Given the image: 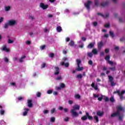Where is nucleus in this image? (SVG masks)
Listing matches in <instances>:
<instances>
[{
  "mask_svg": "<svg viewBox=\"0 0 125 125\" xmlns=\"http://www.w3.org/2000/svg\"><path fill=\"white\" fill-rule=\"evenodd\" d=\"M94 97L95 98L99 97V95L98 94L96 95L95 94H94Z\"/></svg>",
  "mask_w": 125,
  "mask_h": 125,
  "instance_id": "nucleus-62",
  "label": "nucleus"
},
{
  "mask_svg": "<svg viewBox=\"0 0 125 125\" xmlns=\"http://www.w3.org/2000/svg\"><path fill=\"white\" fill-rule=\"evenodd\" d=\"M62 79V77L59 76L57 78H56V81H59L60 80H61Z\"/></svg>",
  "mask_w": 125,
  "mask_h": 125,
  "instance_id": "nucleus-54",
  "label": "nucleus"
},
{
  "mask_svg": "<svg viewBox=\"0 0 125 125\" xmlns=\"http://www.w3.org/2000/svg\"><path fill=\"white\" fill-rule=\"evenodd\" d=\"M61 87L62 88H64V87H65V84L63 83H61Z\"/></svg>",
  "mask_w": 125,
  "mask_h": 125,
  "instance_id": "nucleus-43",
  "label": "nucleus"
},
{
  "mask_svg": "<svg viewBox=\"0 0 125 125\" xmlns=\"http://www.w3.org/2000/svg\"><path fill=\"white\" fill-rule=\"evenodd\" d=\"M37 96L38 97H41V95H42V93L41 92H38L36 94Z\"/></svg>",
  "mask_w": 125,
  "mask_h": 125,
  "instance_id": "nucleus-44",
  "label": "nucleus"
},
{
  "mask_svg": "<svg viewBox=\"0 0 125 125\" xmlns=\"http://www.w3.org/2000/svg\"><path fill=\"white\" fill-rule=\"evenodd\" d=\"M9 61L7 58L6 57L4 58V62H6V63H8Z\"/></svg>",
  "mask_w": 125,
  "mask_h": 125,
  "instance_id": "nucleus-51",
  "label": "nucleus"
},
{
  "mask_svg": "<svg viewBox=\"0 0 125 125\" xmlns=\"http://www.w3.org/2000/svg\"><path fill=\"white\" fill-rule=\"evenodd\" d=\"M70 112L71 113V116L73 118H76V117L79 115V113L76 112L75 109H71Z\"/></svg>",
  "mask_w": 125,
  "mask_h": 125,
  "instance_id": "nucleus-3",
  "label": "nucleus"
},
{
  "mask_svg": "<svg viewBox=\"0 0 125 125\" xmlns=\"http://www.w3.org/2000/svg\"><path fill=\"white\" fill-rule=\"evenodd\" d=\"M85 72H83V74L82 75V74H79V79H83V77H85Z\"/></svg>",
  "mask_w": 125,
  "mask_h": 125,
  "instance_id": "nucleus-16",
  "label": "nucleus"
},
{
  "mask_svg": "<svg viewBox=\"0 0 125 125\" xmlns=\"http://www.w3.org/2000/svg\"><path fill=\"white\" fill-rule=\"evenodd\" d=\"M4 113H5V111L3 109H1L0 110V114H1V115H4Z\"/></svg>",
  "mask_w": 125,
  "mask_h": 125,
  "instance_id": "nucleus-34",
  "label": "nucleus"
},
{
  "mask_svg": "<svg viewBox=\"0 0 125 125\" xmlns=\"http://www.w3.org/2000/svg\"><path fill=\"white\" fill-rule=\"evenodd\" d=\"M72 110H74V111H76V110H79V105H75L73 106V109Z\"/></svg>",
  "mask_w": 125,
  "mask_h": 125,
  "instance_id": "nucleus-25",
  "label": "nucleus"
},
{
  "mask_svg": "<svg viewBox=\"0 0 125 125\" xmlns=\"http://www.w3.org/2000/svg\"><path fill=\"white\" fill-rule=\"evenodd\" d=\"M104 101H105V102H109V98L108 97H106L104 99Z\"/></svg>",
  "mask_w": 125,
  "mask_h": 125,
  "instance_id": "nucleus-49",
  "label": "nucleus"
},
{
  "mask_svg": "<svg viewBox=\"0 0 125 125\" xmlns=\"http://www.w3.org/2000/svg\"><path fill=\"white\" fill-rule=\"evenodd\" d=\"M109 3H110V2H109V0H107L105 2H102L101 3V6H103V7H104V6H107V5H108Z\"/></svg>",
  "mask_w": 125,
  "mask_h": 125,
  "instance_id": "nucleus-7",
  "label": "nucleus"
},
{
  "mask_svg": "<svg viewBox=\"0 0 125 125\" xmlns=\"http://www.w3.org/2000/svg\"><path fill=\"white\" fill-rule=\"evenodd\" d=\"M109 100L110 102H111V103H113V102H115V98H114V96H111Z\"/></svg>",
  "mask_w": 125,
  "mask_h": 125,
  "instance_id": "nucleus-23",
  "label": "nucleus"
},
{
  "mask_svg": "<svg viewBox=\"0 0 125 125\" xmlns=\"http://www.w3.org/2000/svg\"><path fill=\"white\" fill-rule=\"evenodd\" d=\"M83 43H82L81 45H79V47H80V48H83Z\"/></svg>",
  "mask_w": 125,
  "mask_h": 125,
  "instance_id": "nucleus-53",
  "label": "nucleus"
},
{
  "mask_svg": "<svg viewBox=\"0 0 125 125\" xmlns=\"http://www.w3.org/2000/svg\"><path fill=\"white\" fill-rule=\"evenodd\" d=\"M119 120L123 121V116H119Z\"/></svg>",
  "mask_w": 125,
  "mask_h": 125,
  "instance_id": "nucleus-57",
  "label": "nucleus"
},
{
  "mask_svg": "<svg viewBox=\"0 0 125 125\" xmlns=\"http://www.w3.org/2000/svg\"><path fill=\"white\" fill-rule=\"evenodd\" d=\"M50 121L52 123H54V122H55V117H51Z\"/></svg>",
  "mask_w": 125,
  "mask_h": 125,
  "instance_id": "nucleus-40",
  "label": "nucleus"
},
{
  "mask_svg": "<svg viewBox=\"0 0 125 125\" xmlns=\"http://www.w3.org/2000/svg\"><path fill=\"white\" fill-rule=\"evenodd\" d=\"M92 52L93 53V54H95V55H96L97 54V53H98V51L96 49H93L92 51Z\"/></svg>",
  "mask_w": 125,
  "mask_h": 125,
  "instance_id": "nucleus-22",
  "label": "nucleus"
},
{
  "mask_svg": "<svg viewBox=\"0 0 125 125\" xmlns=\"http://www.w3.org/2000/svg\"><path fill=\"white\" fill-rule=\"evenodd\" d=\"M65 42H70V38L69 37L66 38L65 39Z\"/></svg>",
  "mask_w": 125,
  "mask_h": 125,
  "instance_id": "nucleus-60",
  "label": "nucleus"
},
{
  "mask_svg": "<svg viewBox=\"0 0 125 125\" xmlns=\"http://www.w3.org/2000/svg\"><path fill=\"white\" fill-rule=\"evenodd\" d=\"M103 97H104V96L102 95L101 97L98 98V100H99V101H102V99H103Z\"/></svg>",
  "mask_w": 125,
  "mask_h": 125,
  "instance_id": "nucleus-37",
  "label": "nucleus"
},
{
  "mask_svg": "<svg viewBox=\"0 0 125 125\" xmlns=\"http://www.w3.org/2000/svg\"><path fill=\"white\" fill-rule=\"evenodd\" d=\"M108 80H109L110 83H111V82H113L114 78H113V77H112L111 76H108Z\"/></svg>",
  "mask_w": 125,
  "mask_h": 125,
  "instance_id": "nucleus-26",
  "label": "nucleus"
},
{
  "mask_svg": "<svg viewBox=\"0 0 125 125\" xmlns=\"http://www.w3.org/2000/svg\"><path fill=\"white\" fill-rule=\"evenodd\" d=\"M40 7L41 8H42V9L44 10L47 9V8H48V4L45 5L44 3H41L40 5Z\"/></svg>",
  "mask_w": 125,
  "mask_h": 125,
  "instance_id": "nucleus-4",
  "label": "nucleus"
},
{
  "mask_svg": "<svg viewBox=\"0 0 125 125\" xmlns=\"http://www.w3.org/2000/svg\"><path fill=\"white\" fill-rule=\"evenodd\" d=\"M95 5L96 6L98 7L99 5V2L98 1V0H95Z\"/></svg>",
  "mask_w": 125,
  "mask_h": 125,
  "instance_id": "nucleus-29",
  "label": "nucleus"
},
{
  "mask_svg": "<svg viewBox=\"0 0 125 125\" xmlns=\"http://www.w3.org/2000/svg\"><path fill=\"white\" fill-rule=\"evenodd\" d=\"M46 66V64L45 62H43L42 66H41V68L42 69H43V68H45Z\"/></svg>",
  "mask_w": 125,
  "mask_h": 125,
  "instance_id": "nucleus-42",
  "label": "nucleus"
},
{
  "mask_svg": "<svg viewBox=\"0 0 125 125\" xmlns=\"http://www.w3.org/2000/svg\"><path fill=\"white\" fill-rule=\"evenodd\" d=\"M109 70H111V71H116V67H110L109 68Z\"/></svg>",
  "mask_w": 125,
  "mask_h": 125,
  "instance_id": "nucleus-47",
  "label": "nucleus"
},
{
  "mask_svg": "<svg viewBox=\"0 0 125 125\" xmlns=\"http://www.w3.org/2000/svg\"><path fill=\"white\" fill-rule=\"evenodd\" d=\"M53 92V90L50 89L47 91V93L48 94H51V93H52Z\"/></svg>",
  "mask_w": 125,
  "mask_h": 125,
  "instance_id": "nucleus-36",
  "label": "nucleus"
},
{
  "mask_svg": "<svg viewBox=\"0 0 125 125\" xmlns=\"http://www.w3.org/2000/svg\"><path fill=\"white\" fill-rule=\"evenodd\" d=\"M120 111H117V112L114 113L111 115V118H114L115 117H117V116H120Z\"/></svg>",
  "mask_w": 125,
  "mask_h": 125,
  "instance_id": "nucleus-8",
  "label": "nucleus"
},
{
  "mask_svg": "<svg viewBox=\"0 0 125 125\" xmlns=\"http://www.w3.org/2000/svg\"><path fill=\"white\" fill-rule=\"evenodd\" d=\"M26 44H31V42L27 41L26 42Z\"/></svg>",
  "mask_w": 125,
  "mask_h": 125,
  "instance_id": "nucleus-64",
  "label": "nucleus"
},
{
  "mask_svg": "<svg viewBox=\"0 0 125 125\" xmlns=\"http://www.w3.org/2000/svg\"><path fill=\"white\" fill-rule=\"evenodd\" d=\"M48 110H45L43 111V114H48Z\"/></svg>",
  "mask_w": 125,
  "mask_h": 125,
  "instance_id": "nucleus-55",
  "label": "nucleus"
},
{
  "mask_svg": "<svg viewBox=\"0 0 125 125\" xmlns=\"http://www.w3.org/2000/svg\"><path fill=\"white\" fill-rule=\"evenodd\" d=\"M108 64H109L110 65H111V66H113V65L114 64V62L111 61H108Z\"/></svg>",
  "mask_w": 125,
  "mask_h": 125,
  "instance_id": "nucleus-46",
  "label": "nucleus"
},
{
  "mask_svg": "<svg viewBox=\"0 0 125 125\" xmlns=\"http://www.w3.org/2000/svg\"><path fill=\"white\" fill-rule=\"evenodd\" d=\"M110 56H109V55H107V56H106L105 57V60L106 61L109 62V61H109V60H110Z\"/></svg>",
  "mask_w": 125,
  "mask_h": 125,
  "instance_id": "nucleus-27",
  "label": "nucleus"
},
{
  "mask_svg": "<svg viewBox=\"0 0 125 125\" xmlns=\"http://www.w3.org/2000/svg\"><path fill=\"white\" fill-rule=\"evenodd\" d=\"M14 41L13 40H11V39H8V43H13Z\"/></svg>",
  "mask_w": 125,
  "mask_h": 125,
  "instance_id": "nucleus-41",
  "label": "nucleus"
},
{
  "mask_svg": "<svg viewBox=\"0 0 125 125\" xmlns=\"http://www.w3.org/2000/svg\"><path fill=\"white\" fill-rule=\"evenodd\" d=\"M9 25V24L8 23H6L4 24V28L5 29H7L8 28V26Z\"/></svg>",
  "mask_w": 125,
  "mask_h": 125,
  "instance_id": "nucleus-31",
  "label": "nucleus"
},
{
  "mask_svg": "<svg viewBox=\"0 0 125 125\" xmlns=\"http://www.w3.org/2000/svg\"><path fill=\"white\" fill-rule=\"evenodd\" d=\"M44 48H45V45H43L41 47V49H42V50H43V49H44Z\"/></svg>",
  "mask_w": 125,
  "mask_h": 125,
  "instance_id": "nucleus-56",
  "label": "nucleus"
},
{
  "mask_svg": "<svg viewBox=\"0 0 125 125\" xmlns=\"http://www.w3.org/2000/svg\"><path fill=\"white\" fill-rule=\"evenodd\" d=\"M61 65H62V66H65V67H66V68H68V67H69L70 64L69 63V62H66L65 63V62H62L61 63Z\"/></svg>",
  "mask_w": 125,
  "mask_h": 125,
  "instance_id": "nucleus-11",
  "label": "nucleus"
},
{
  "mask_svg": "<svg viewBox=\"0 0 125 125\" xmlns=\"http://www.w3.org/2000/svg\"><path fill=\"white\" fill-rule=\"evenodd\" d=\"M93 64V62H92V61L90 60V61L88 62V64H89V65H92Z\"/></svg>",
  "mask_w": 125,
  "mask_h": 125,
  "instance_id": "nucleus-48",
  "label": "nucleus"
},
{
  "mask_svg": "<svg viewBox=\"0 0 125 125\" xmlns=\"http://www.w3.org/2000/svg\"><path fill=\"white\" fill-rule=\"evenodd\" d=\"M97 14L98 15H100L101 16H102V17H103V18H106V17H109V13H107L106 14H105V16L100 13H98Z\"/></svg>",
  "mask_w": 125,
  "mask_h": 125,
  "instance_id": "nucleus-12",
  "label": "nucleus"
},
{
  "mask_svg": "<svg viewBox=\"0 0 125 125\" xmlns=\"http://www.w3.org/2000/svg\"><path fill=\"white\" fill-rule=\"evenodd\" d=\"M118 112H119V111H123V107H122L121 106H119L118 108Z\"/></svg>",
  "mask_w": 125,
  "mask_h": 125,
  "instance_id": "nucleus-52",
  "label": "nucleus"
},
{
  "mask_svg": "<svg viewBox=\"0 0 125 125\" xmlns=\"http://www.w3.org/2000/svg\"><path fill=\"white\" fill-rule=\"evenodd\" d=\"M77 64V67L76 69V70H72V74H75L76 71H79V59H77L76 60Z\"/></svg>",
  "mask_w": 125,
  "mask_h": 125,
  "instance_id": "nucleus-6",
  "label": "nucleus"
},
{
  "mask_svg": "<svg viewBox=\"0 0 125 125\" xmlns=\"http://www.w3.org/2000/svg\"><path fill=\"white\" fill-rule=\"evenodd\" d=\"M92 4V1H87L86 3H84L85 7L87 9L88 11L90 10V5Z\"/></svg>",
  "mask_w": 125,
  "mask_h": 125,
  "instance_id": "nucleus-2",
  "label": "nucleus"
},
{
  "mask_svg": "<svg viewBox=\"0 0 125 125\" xmlns=\"http://www.w3.org/2000/svg\"><path fill=\"white\" fill-rule=\"evenodd\" d=\"M49 56V57H50L51 58H53V57H54V53H50Z\"/></svg>",
  "mask_w": 125,
  "mask_h": 125,
  "instance_id": "nucleus-38",
  "label": "nucleus"
},
{
  "mask_svg": "<svg viewBox=\"0 0 125 125\" xmlns=\"http://www.w3.org/2000/svg\"><path fill=\"white\" fill-rule=\"evenodd\" d=\"M25 111L23 113V116H26L27 114H28V111H29L28 108H25Z\"/></svg>",
  "mask_w": 125,
  "mask_h": 125,
  "instance_id": "nucleus-21",
  "label": "nucleus"
},
{
  "mask_svg": "<svg viewBox=\"0 0 125 125\" xmlns=\"http://www.w3.org/2000/svg\"><path fill=\"white\" fill-rule=\"evenodd\" d=\"M93 25L94 27H96V26H97V25H98V23H97V22L95 21L93 23Z\"/></svg>",
  "mask_w": 125,
  "mask_h": 125,
  "instance_id": "nucleus-45",
  "label": "nucleus"
},
{
  "mask_svg": "<svg viewBox=\"0 0 125 125\" xmlns=\"http://www.w3.org/2000/svg\"><path fill=\"white\" fill-rule=\"evenodd\" d=\"M111 86H115L116 85V83H114V81H111L110 82Z\"/></svg>",
  "mask_w": 125,
  "mask_h": 125,
  "instance_id": "nucleus-39",
  "label": "nucleus"
},
{
  "mask_svg": "<svg viewBox=\"0 0 125 125\" xmlns=\"http://www.w3.org/2000/svg\"><path fill=\"white\" fill-rule=\"evenodd\" d=\"M68 104H69L70 105H72V104H73V101H72V100H69V101H68Z\"/></svg>",
  "mask_w": 125,
  "mask_h": 125,
  "instance_id": "nucleus-58",
  "label": "nucleus"
},
{
  "mask_svg": "<svg viewBox=\"0 0 125 125\" xmlns=\"http://www.w3.org/2000/svg\"><path fill=\"white\" fill-rule=\"evenodd\" d=\"M74 44L75 42H74V41H71L69 43V45H70V46H74Z\"/></svg>",
  "mask_w": 125,
  "mask_h": 125,
  "instance_id": "nucleus-24",
  "label": "nucleus"
},
{
  "mask_svg": "<svg viewBox=\"0 0 125 125\" xmlns=\"http://www.w3.org/2000/svg\"><path fill=\"white\" fill-rule=\"evenodd\" d=\"M87 55H88V57H89L90 58H92V56H93V55L92 54V53H91V52L87 53Z\"/></svg>",
  "mask_w": 125,
  "mask_h": 125,
  "instance_id": "nucleus-28",
  "label": "nucleus"
},
{
  "mask_svg": "<svg viewBox=\"0 0 125 125\" xmlns=\"http://www.w3.org/2000/svg\"><path fill=\"white\" fill-rule=\"evenodd\" d=\"M2 50L4 51H6V52H9V49H8L7 48H6V46H4L2 48Z\"/></svg>",
  "mask_w": 125,
  "mask_h": 125,
  "instance_id": "nucleus-20",
  "label": "nucleus"
},
{
  "mask_svg": "<svg viewBox=\"0 0 125 125\" xmlns=\"http://www.w3.org/2000/svg\"><path fill=\"white\" fill-rule=\"evenodd\" d=\"M97 115L99 116V117H102V116L104 115V112H101L100 111H98L97 112Z\"/></svg>",
  "mask_w": 125,
  "mask_h": 125,
  "instance_id": "nucleus-13",
  "label": "nucleus"
},
{
  "mask_svg": "<svg viewBox=\"0 0 125 125\" xmlns=\"http://www.w3.org/2000/svg\"><path fill=\"white\" fill-rule=\"evenodd\" d=\"M104 27H105V28H110V23H106V24L104 25Z\"/></svg>",
  "mask_w": 125,
  "mask_h": 125,
  "instance_id": "nucleus-35",
  "label": "nucleus"
},
{
  "mask_svg": "<svg viewBox=\"0 0 125 125\" xmlns=\"http://www.w3.org/2000/svg\"><path fill=\"white\" fill-rule=\"evenodd\" d=\"M109 34L110 35L111 37H112V38H114V37H115V35H114V32H113L112 31H109Z\"/></svg>",
  "mask_w": 125,
  "mask_h": 125,
  "instance_id": "nucleus-33",
  "label": "nucleus"
},
{
  "mask_svg": "<svg viewBox=\"0 0 125 125\" xmlns=\"http://www.w3.org/2000/svg\"><path fill=\"white\" fill-rule=\"evenodd\" d=\"M22 99H23V97H19V98H18L19 101H21V100H22Z\"/></svg>",
  "mask_w": 125,
  "mask_h": 125,
  "instance_id": "nucleus-63",
  "label": "nucleus"
},
{
  "mask_svg": "<svg viewBox=\"0 0 125 125\" xmlns=\"http://www.w3.org/2000/svg\"><path fill=\"white\" fill-rule=\"evenodd\" d=\"M94 120L95 121V123H98L99 122V118H98V116H95L94 117Z\"/></svg>",
  "mask_w": 125,
  "mask_h": 125,
  "instance_id": "nucleus-18",
  "label": "nucleus"
},
{
  "mask_svg": "<svg viewBox=\"0 0 125 125\" xmlns=\"http://www.w3.org/2000/svg\"><path fill=\"white\" fill-rule=\"evenodd\" d=\"M53 95H58V92H57V91H54Z\"/></svg>",
  "mask_w": 125,
  "mask_h": 125,
  "instance_id": "nucleus-59",
  "label": "nucleus"
},
{
  "mask_svg": "<svg viewBox=\"0 0 125 125\" xmlns=\"http://www.w3.org/2000/svg\"><path fill=\"white\" fill-rule=\"evenodd\" d=\"M27 104L29 108H32V107H33V103H32V100H28Z\"/></svg>",
  "mask_w": 125,
  "mask_h": 125,
  "instance_id": "nucleus-10",
  "label": "nucleus"
},
{
  "mask_svg": "<svg viewBox=\"0 0 125 125\" xmlns=\"http://www.w3.org/2000/svg\"><path fill=\"white\" fill-rule=\"evenodd\" d=\"M62 60H63V61H68V59L66 57H64L63 58Z\"/></svg>",
  "mask_w": 125,
  "mask_h": 125,
  "instance_id": "nucleus-61",
  "label": "nucleus"
},
{
  "mask_svg": "<svg viewBox=\"0 0 125 125\" xmlns=\"http://www.w3.org/2000/svg\"><path fill=\"white\" fill-rule=\"evenodd\" d=\"M55 70L57 71L55 72V75H58L59 74V67L56 66L55 67Z\"/></svg>",
  "mask_w": 125,
  "mask_h": 125,
  "instance_id": "nucleus-17",
  "label": "nucleus"
},
{
  "mask_svg": "<svg viewBox=\"0 0 125 125\" xmlns=\"http://www.w3.org/2000/svg\"><path fill=\"white\" fill-rule=\"evenodd\" d=\"M94 45H95V42H92L89 44L87 46V48L91 49L94 47Z\"/></svg>",
  "mask_w": 125,
  "mask_h": 125,
  "instance_id": "nucleus-9",
  "label": "nucleus"
},
{
  "mask_svg": "<svg viewBox=\"0 0 125 125\" xmlns=\"http://www.w3.org/2000/svg\"><path fill=\"white\" fill-rule=\"evenodd\" d=\"M83 67H80V65H79V71H83Z\"/></svg>",
  "mask_w": 125,
  "mask_h": 125,
  "instance_id": "nucleus-50",
  "label": "nucleus"
},
{
  "mask_svg": "<svg viewBox=\"0 0 125 125\" xmlns=\"http://www.w3.org/2000/svg\"><path fill=\"white\" fill-rule=\"evenodd\" d=\"M24 58H26V56H22L21 59H20L19 61L21 63H22V62H23V59H24Z\"/></svg>",
  "mask_w": 125,
  "mask_h": 125,
  "instance_id": "nucleus-30",
  "label": "nucleus"
},
{
  "mask_svg": "<svg viewBox=\"0 0 125 125\" xmlns=\"http://www.w3.org/2000/svg\"><path fill=\"white\" fill-rule=\"evenodd\" d=\"M56 30L58 33H61V32H62V27H61L60 26H58L57 27Z\"/></svg>",
  "mask_w": 125,
  "mask_h": 125,
  "instance_id": "nucleus-15",
  "label": "nucleus"
},
{
  "mask_svg": "<svg viewBox=\"0 0 125 125\" xmlns=\"http://www.w3.org/2000/svg\"><path fill=\"white\" fill-rule=\"evenodd\" d=\"M87 119L91 121L93 120V117L92 116H89V113L88 112H86V115L82 117L81 119L82 120V121H86Z\"/></svg>",
  "mask_w": 125,
  "mask_h": 125,
  "instance_id": "nucleus-1",
  "label": "nucleus"
},
{
  "mask_svg": "<svg viewBox=\"0 0 125 125\" xmlns=\"http://www.w3.org/2000/svg\"><path fill=\"white\" fill-rule=\"evenodd\" d=\"M9 26H14L16 24V21L14 20H9L8 21Z\"/></svg>",
  "mask_w": 125,
  "mask_h": 125,
  "instance_id": "nucleus-5",
  "label": "nucleus"
},
{
  "mask_svg": "<svg viewBox=\"0 0 125 125\" xmlns=\"http://www.w3.org/2000/svg\"><path fill=\"white\" fill-rule=\"evenodd\" d=\"M56 110L55 109V108H52L51 110V114H54V113H56Z\"/></svg>",
  "mask_w": 125,
  "mask_h": 125,
  "instance_id": "nucleus-32",
  "label": "nucleus"
},
{
  "mask_svg": "<svg viewBox=\"0 0 125 125\" xmlns=\"http://www.w3.org/2000/svg\"><path fill=\"white\" fill-rule=\"evenodd\" d=\"M11 9V6H4V10L5 11H9Z\"/></svg>",
  "mask_w": 125,
  "mask_h": 125,
  "instance_id": "nucleus-14",
  "label": "nucleus"
},
{
  "mask_svg": "<svg viewBox=\"0 0 125 125\" xmlns=\"http://www.w3.org/2000/svg\"><path fill=\"white\" fill-rule=\"evenodd\" d=\"M103 46V42L101 41L100 42L98 43V47L99 48H101Z\"/></svg>",
  "mask_w": 125,
  "mask_h": 125,
  "instance_id": "nucleus-19",
  "label": "nucleus"
}]
</instances>
